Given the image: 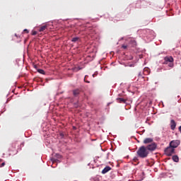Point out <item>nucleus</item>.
Wrapping results in <instances>:
<instances>
[{"label":"nucleus","mask_w":181,"mask_h":181,"mask_svg":"<svg viewBox=\"0 0 181 181\" xmlns=\"http://www.w3.org/2000/svg\"><path fill=\"white\" fill-rule=\"evenodd\" d=\"M136 153L139 158H141V159H145V158H148V155H149V151H148L145 146H141L136 151Z\"/></svg>","instance_id":"1"},{"label":"nucleus","mask_w":181,"mask_h":181,"mask_svg":"<svg viewBox=\"0 0 181 181\" xmlns=\"http://www.w3.org/2000/svg\"><path fill=\"white\" fill-rule=\"evenodd\" d=\"M157 148H158V144H156V143L155 142H153L148 144L146 147V149L148 151V152H153V151H156Z\"/></svg>","instance_id":"2"},{"label":"nucleus","mask_w":181,"mask_h":181,"mask_svg":"<svg viewBox=\"0 0 181 181\" xmlns=\"http://www.w3.org/2000/svg\"><path fill=\"white\" fill-rule=\"evenodd\" d=\"M164 152L167 156H172L175 153V148L169 146L165 148Z\"/></svg>","instance_id":"3"},{"label":"nucleus","mask_w":181,"mask_h":181,"mask_svg":"<svg viewBox=\"0 0 181 181\" xmlns=\"http://www.w3.org/2000/svg\"><path fill=\"white\" fill-rule=\"evenodd\" d=\"M164 60H165V62H168V67H170L171 69H173V67L175 66L173 64L174 59H173V57H164Z\"/></svg>","instance_id":"4"},{"label":"nucleus","mask_w":181,"mask_h":181,"mask_svg":"<svg viewBox=\"0 0 181 181\" xmlns=\"http://www.w3.org/2000/svg\"><path fill=\"white\" fill-rule=\"evenodd\" d=\"M180 145V141L179 140H173L170 142L169 146H171V148H173L174 149L175 148H177Z\"/></svg>","instance_id":"5"},{"label":"nucleus","mask_w":181,"mask_h":181,"mask_svg":"<svg viewBox=\"0 0 181 181\" xmlns=\"http://www.w3.org/2000/svg\"><path fill=\"white\" fill-rule=\"evenodd\" d=\"M153 138H146L144 139L143 144L145 145H148V144H153Z\"/></svg>","instance_id":"6"},{"label":"nucleus","mask_w":181,"mask_h":181,"mask_svg":"<svg viewBox=\"0 0 181 181\" xmlns=\"http://www.w3.org/2000/svg\"><path fill=\"white\" fill-rule=\"evenodd\" d=\"M9 155H16L18 153V151H16V148L12 146L11 148H9Z\"/></svg>","instance_id":"7"},{"label":"nucleus","mask_w":181,"mask_h":181,"mask_svg":"<svg viewBox=\"0 0 181 181\" xmlns=\"http://www.w3.org/2000/svg\"><path fill=\"white\" fill-rule=\"evenodd\" d=\"M170 128L173 131H175L176 128V122H175L173 119H171L170 121Z\"/></svg>","instance_id":"8"},{"label":"nucleus","mask_w":181,"mask_h":181,"mask_svg":"<svg viewBox=\"0 0 181 181\" xmlns=\"http://www.w3.org/2000/svg\"><path fill=\"white\" fill-rule=\"evenodd\" d=\"M110 170H111V167H110V166H106V167L102 170V173H103V175H105V173L110 172Z\"/></svg>","instance_id":"9"},{"label":"nucleus","mask_w":181,"mask_h":181,"mask_svg":"<svg viewBox=\"0 0 181 181\" xmlns=\"http://www.w3.org/2000/svg\"><path fill=\"white\" fill-rule=\"evenodd\" d=\"M79 94H80V89H75L73 90L74 97H78Z\"/></svg>","instance_id":"10"},{"label":"nucleus","mask_w":181,"mask_h":181,"mask_svg":"<svg viewBox=\"0 0 181 181\" xmlns=\"http://www.w3.org/2000/svg\"><path fill=\"white\" fill-rule=\"evenodd\" d=\"M117 101L122 104H125L127 103V100L123 98H117Z\"/></svg>","instance_id":"11"},{"label":"nucleus","mask_w":181,"mask_h":181,"mask_svg":"<svg viewBox=\"0 0 181 181\" xmlns=\"http://www.w3.org/2000/svg\"><path fill=\"white\" fill-rule=\"evenodd\" d=\"M79 40L80 37H75L71 39V42H73L74 43H76V42H79Z\"/></svg>","instance_id":"12"},{"label":"nucleus","mask_w":181,"mask_h":181,"mask_svg":"<svg viewBox=\"0 0 181 181\" xmlns=\"http://www.w3.org/2000/svg\"><path fill=\"white\" fill-rule=\"evenodd\" d=\"M172 158L174 162H176V163L179 162V156L175 155V156H173Z\"/></svg>","instance_id":"13"},{"label":"nucleus","mask_w":181,"mask_h":181,"mask_svg":"<svg viewBox=\"0 0 181 181\" xmlns=\"http://www.w3.org/2000/svg\"><path fill=\"white\" fill-rule=\"evenodd\" d=\"M43 30H46V25L40 27V29H39L40 32H43Z\"/></svg>","instance_id":"14"},{"label":"nucleus","mask_w":181,"mask_h":181,"mask_svg":"<svg viewBox=\"0 0 181 181\" xmlns=\"http://www.w3.org/2000/svg\"><path fill=\"white\" fill-rule=\"evenodd\" d=\"M38 73L40 74H45V72L43 69H37Z\"/></svg>","instance_id":"15"},{"label":"nucleus","mask_w":181,"mask_h":181,"mask_svg":"<svg viewBox=\"0 0 181 181\" xmlns=\"http://www.w3.org/2000/svg\"><path fill=\"white\" fill-rule=\"evenodd\" d=\"M55 156L57 157V159H61L62 158V156L59 153L55 154Z\"/></svg>","instance_id":"16"},{"label":"nucleus","mask_w":181,"mask_h":181,"mask_svg":"<svg viewBox=\"0 0 181 181\" xmlns=\"http://www.w3.org/2000/svg\"><path fill=\"white\" fill-rule=\"evenodd\" d=\"M32 35L33 36H35V35H37V31H33Z\"/></svg>","instance_id":"17"},{"label":"nucleus","mask_w":181,"mask_h":181,"mask_svg":"<svg viewBox=\"0 0 181 181\" xmlns=\"http://www.w3.org/2000/svg\"><path fill=\"white\" fill-rule=\"evenodd\" d=\"M163 64H168L169 65V62H166V60H164V62H163Z\"/></svg>","instance_id":"18"},{"label":"nucleus","mask_w":181,"mask_h":181,"mask_svg":"<svg viewBox=\"0 0 181 181\" xmlns=\"http://www.w3.org/2000/svg\"><path fill=\"white\" fill-rule=\"evenodd\" d=\"M133 160H134V162H136V160H138V157H134V158H133Z\"/></svg>","instance_id":"19"},{"label":"nucleus","mask_w":181,"mask_h":181,"mask_svg":"<svg viewBox=\"0 0 181 181\" xmlns=\"http://www.w3.org/2000/svg\"><path fill=\"white\" fill-rule=\"evenodd\" d=\"M5 166V163H2L1 165H0V168H4Z\"/></svg>","instance_id":"20"},{"label":"nucleus","mask_w":181,"mask_h":181,"mask_svg":"<svg viewBox=\"0 0 181 181\" xmlns=\"http://www.w3.org/2000/svg\"><path fill=\"white\" fill-rule=\"evenodd\" d=\"M51 160L53 162V163H54V162H56V160H57L56 158H52Z\"/></svg>","instance_id":"21"},{"label":"nucleus","mask_w":181,"mask_h":181,"mask_svg":"<svg viewBox=\"0 0 181 181\" xmlns=\"http://www.w3.org/2000/svg\"><path fill=\"white\" fill-rule=\"evenodd\" d=\"M60 136H62V138H64V134L63 133H60Z\"/></svg>","instance_id":"22"},{"label":"nucleus","mask_w":181,"mask_h":181,"mask_svg":"<svg viewBox=\"0 0 181 181\" xmlns=\"http://www.w3.org/2000/svg\"><path fill=\"white\" fill-rule=\"evenodd\" d=\"M23 31L25 32L26 33H29V30L28 29H25Z\"/></svg>","instance_id":"23"},{"label":"nucleus","mask_w":181,"mask_h":181,"mask_svg":"<svg viewBox=\"0 0 181 181\" xmlns=\"http://www.w3.org/2000/svg\"><path fill=\"white\" fill-rule=\"evenodd\" d=\"M122 49H127V45H122Z\"/></svg>","instance_id":"24"},{"label":"nucleus","mask_w":181,"mask_h":181,"mask_svg":"<svg viewBox=\"0 0 181 181\" xmlns=\"http://www.w3.org/2000/svg\"><path fill=\"white\" fill-rule=\"evenodd\" d=\"M76 107H78V105L77 103H75V105H74Z\"/></svg>","instance_id":"25"},{"label":"nucleus","mask_w":181,"mask_h":181,"mask_svg":"<svg viewBox=\"0 0 181 181\" xmlns=\"http://www.w3.org/2000/svg\"><path fill=\"white\" fill-rule=\"evenodd\" d=\"M179 131L181 133V126L179 127Z\"/></svg>","instance_id":"26"},{"label":"nucleus","mask_w":181,"mask_h":181,"mask_svg":"<svg viewBox=\"0 0 181 181\" xmlns=\"http://www.w3.org/2000/svg\"><path fill=\"white\" fill-rule=\"evenodd\" d=\"M1 162H4V160L2 158H0V163Z\"/></svg>","instance_id":"27"},{"label":"nucleus","mask_w":181,"mask_h":181,"mask_svg":"<svg viewBox=\"0 0 181 181\" xmlns=\"http://www.w3.org/2000/svg\"><path fill=\"white\" fill-rule=\"evenodd\" d=\"M139 76H142V75L141 74V73H139Z\"/></svg>","instance_id":"28"},{"label":"nucleus","mask_w":181,"mask_h":181,"mask_svg":"<svg viewBox=\"0 0 181 181\" xmlns=\"http://www.w3.org/2000/svg\"><path fill=\"white\" fill-rule=\"evenodd\" d=\"M15 36H16V37H18V35H17L16 34H15Z\"/></svg>","instance_id":"29"},{"label":"nucleus","mask_w":181,"mask_h":181,"mask_svg":"<svg viewBox=\"0 0 181 181\" xmlns=\"http://www.w3.org/2000/svg\"><path fill=\"white\" fill-rule=\"evenodd\" d=\"M47 28V24H46Z\"/></svg>","instance_id":"30"}]
</instances>
